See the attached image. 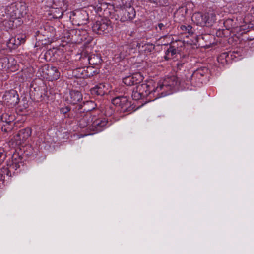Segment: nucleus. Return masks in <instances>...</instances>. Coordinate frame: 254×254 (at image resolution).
Masks as SVG:
<instances>
[{
    "instance_id": "nucleus-15",
    "label": "nucleus",
    "mask_w": 254,
    "mask_h": 254,
    "mask_svg": "<svg viewBox=\"0 0 254 254\" xmlns=\"http://www.w3.org/2000/svg\"><path fill=\"white\" fill-rule=\"evenodd\" d=\"M238 53L235 51L224 52L221 53L217 57L218 62L223 65L229 64L233 61L238 60Z\"/></svg>"
},
{
    "instance_id": "nucleus-10",
    "label": "nucleus",
    "mask_w": 254,
    "mask_h": 254,
    "mask_svg": "<svg viewBox=\"0 0 254 254\" xmlns=\"http://www.w3.org/2000/svg\"><path fill=\"white\" fill-rule=\"evenodd\" d=\"M74 113H76V117L78 114H87L91 111H95L96 113L100 112V110L97 109V104L94 101L89 100L83 102L81 104H77L73 109Z\"/></svg>"
},
{
    "instance_id": "nucleus-2",
    "label": "nucleus",
    "mask_w": 254,
    "mask_h": 254,
    "mask_svg": "<svg viewBox=\"0 0 254 254\" xmlns=\"http://www.w3.org/2000/svg\"><path fill=\"white\" fill-rule=\"evenodd\" d=\"M113 110L107 107L105 113L101 111L96 114H92L91 124L89 126V134H94L101 132L106 128L108 125L109 118L113 113Z\"/></svg>"
},
{
    "instance_id": "nucleus-42",
    "label": "nucleus",
    "mask_w": 254,
    "mask_h": 254,
    "mask_svg": "<svg viewBox=\"0 0 254 254\" xmlns=\"http://www.w3.org/2000/svg\"><path fill=\"white\" fill-rule=\"evenodd\" d=\"M41 94L39 95V97H37V101H42V100H44L45 97L47 96V95L45 94V88L41 89Z\"/></svg>"
},
{
    "instance_id": "nucleus-11",
    "label": "nucleus",
    "mask_w": 254,
    "mask_h": 254,
    "mask_svg": "<svg viewBox=\"0 0 254 254\" xmlns=\"http://www.w3.org/2000/svg\"><path fill=\"white\" fill-rule=\"evenodd\" d=\"M112 103L116 106L120 107L123 112H131L134 110V106L127 96H117L112 99Z\"/></svg>"
},
{
    "instance_id": "nucleus-7",
    "label": "nucleus",
    "mask_w": 254,
    "mask_h": 254,
    "mask_svg": "<svg viewBox=\"0 0 254 254\" xmlns=\"http://www.w3.org/2000/svg\"><path fill=\"white\" fill-rule=\"evenodd\" d=\"M192 20L200 26H210L216 20V15L213 11L209 10L206 12H195L192 17Z\"/></svg>"
},
{
    "instance_id": "nucleus-34",
    "label": "nucleus",
    "mask_w": 254,
    "mask_h": 254,
    "mask_svg": "<svg viewBox=\"0 0 254 254\" xmlns=\"http://www.w3.org/2000/svg\"><path fill=\"white\" fill-rule=\"evenodd\" d=\"M18 133L22 137L23 140L27 141L31 135L32 130L29 127H26L20 130Z\"/></svg>"
},
{
    "instance_id": "nucleus-44",
    "label": "nucleus",
    "mask_w": 254,
    "mask_h": 254,
    "mask_svg": "<svg viewBox=\"0 0 254 254\" xmlns=\"http://www.w3.org/2000/svg\"><path fill=\"white\" fill-rule=\"evenodd\" d=\"M134 34H135L134 32H133V31H131V32H130V35L131 36L133 37V36H134Z\"/></svg>"
},
{
    "instance_id": "nucleus-33",
    "label": "nucleus",
    "mask_w": 254,
    "mask_h": 254,
    "mask_svg": "<svg viewBox=\"0 0 254 254\" xmlns=\"http://www.w3.org/2000/svg\"><path fill=\"white\" fill-rule=\"evenodd\" d=\"M60 112L64 115L65 118L74 117V115L71 112V108L69 106H65L60 108Z\"/></svg>"
},
{
    "instance_id": "nucleus-39",
    "label": "nucleus",
    "mask_w": 254,
    "mask_h": 254,
    "mask_svg": "<svg viewBox=\"0 0 254 254\" xmlns=\"http://www.w3.org/2000/svg\"><path fill=\"white\" fill-rule=\"evenodd\" d=\"M64 39H66L65 40H62V43L60 44V46H61L63 47H66L68 45V44L72 42V38L71 37V34L70 33L67 31L66 33H65V36L64 37Z\"/></svg>"
},
{
    "instance_id": "nucleus-20",
    "label": "nucleus",
    "mask_w": 254,
    "mask_h": 254,
    "mask_svg": "<svg viewBox=\"0 0 254 254\" xmlns=\"http://www.w3.org/2000/svg\"><path fill=\"white\" fill-rule=\"evenodd\" d=\"M143 78V76L141 73L136 72L123 78V82L127 86H132L140 83Z\"/></svg>"
},
{
    "instance_id": "nucleus-29",
    "label": "nucleus",
    "mask_w": 254,
    "mask_h": 254,
    "mask_svg": "<svg viewBox=\"0 0 254 254\" xmlns=\"http://www.w3.org/2000/svg\"><path fill=\"white\" fill-rule=\"evenodd\" d=\"M180 30L182 31V34H186V37L187 38L189 36H192L194 34V29L190 25H181L180 26Z\"/></svg>"
},
{
    "instance_id": "nucleus-31",
    "label": "nucleus",
    "mask_w": 254,
    "mask_h": 254,
    "mask_svg": "<svg viewBox=\"0 0 254 254\" xmlns=\"http://www.w3.org/2000/svg\"><path fill=\"white\" fill-rule=\"evenodd\" d=\"M100 69L93 66H86V78H91L99 73Z\"/></svg>"
},
{
    "instance_id": "nucleus-8",
    "label": "nucleus",
    "mask_w": 254,
    "mask_h": 254,
    "mask_svg": "<svg viewBox=\"0 0 254 254\" xmlns=\"http://www.w3.org/2000/svg\"><path fill=\"white\" fill-rule=\"evenodd\" d=\"M93 31L97 34H105L112 30L111 22L107 18H101L93 23L92 27Z\"/></svg>"
},
{
    "instance_id": "nucleus-14",
    "label": "nucleus",
    "mask_w": 254,
    "mask_h": 254,
    "mask_svg": "<svg viewBox=\"0 0 254 254\" xmlns=\"http://www.w3.org/2000/svg\"><path fill=\"white\" fill-rule=\"evenodd\" d=\"M114 8L113 5L103 0H99L98 3L94 6V9L96 12L99 15H103L104 17L111 16Z\"/></svg>"
},
{
    "instance_id": "nucleus-24",
    "label": "nucleus",
    "mask_w": 254,
    "mask_h": 254,
    "mask_svg": "<svg viewBox=\"0 0 254 254\" xmlns=\"http://www.w3.org/2000/svg\"><path fill=\"white\" fill-rule=\"evenodd\" d=\"M59 66L64 70H73L75 69L73 62L66 59L63 54L61 56L59 62Z\"/></svg>"
},
{
    "instance_id": "nucleus-12",
    "label": "nucleus",
    "mask_w": 254,
    "mask_h": 254,
    "mask_svg": "<svg viewBox=\"0 0 254 254\" xmlns=\"http://www.w3.org/2000/svg\"><path fill=\"white\" fill-rule=\"evenodd\" d=\"M15 120V115L11 113H4L0 115V120L2 123L1 130L4 132H9L12 130L14 129Z\"/></svg>"
},
{
    "instance_id": "nucleus-1",
    "label": "nucleus",
    "mask_w": 254,
    "mask_h": 254,
    "mask_svg": "<svg viewBox=\"0 0 254 254\" xmlns=\"http://www.w3.org/2000/svg\"><path fill=\"white\" fill-rule=\"evenodd\" d=\"M153 85L156 93L158 94V98L171 94L173 90H188L184 75L180 77L175 76L167 77L157 83L153 82Z\"/></svg>"
},
{
    "instance_id": "nucleus-22",
    "label": "nucleus",
    "mask_w": 254,
    "mask_h": 254,
    "mask_svg": "<svg viewBox=\"0 0 254 254\" xmlns=\"http://www.w3.org/2000/svg\"><path fill=\"white\" fill-rule=\"evenodd\" d=\"M140 44L137 41H134L129 45H126L122 47V50H121L120 58L123 59L127 55H130L133 50H135L138 48L139 50L140 49Z\"/></svg>"
},
{
    "instance_id": "nucleus-23",
    "label": "nucleus",
    "mask_w": 254,
    "mask_h": 254,
    "mask_svg": "<svg viewBox=\"0 0 254 254\" xmlns=\"http://www.w3.org/2000/svg\"><path fill=\"white\" fill-rule=\"evenodd\" d=\"M26 36L24 35H17L10 38L7 43V46L11 49H16L19 45L25 42Z\"/></svg>"
},
{
    "instance_id": "nucleus-28",
    "label": "nucleus",
    "mask_w": 254,
    "mask_h": 254,
    "mask_svg": "<svg viewBox=\"0 0 254 254\" xmlns=\"http://www.w3.org/2000/svg\"><path fill=\"white\" fill-rule=\"evenodd\" d=\"M174 42L171 43L169 48L166 50L165 52V55L164 58L166 60H169L171 59H173L175 57V55L178 53V50L172 44Z\"/></svg>"
},
{
    "instance_id": "nucleus-25",
    "label": "nucleus",
    "mask_w": 254,
    "mask_h": 254,
    "mask_svg": "<svg viewBox=\"0 0 254 254\" xmlns=\"http://www.w3.org/2000/svg\"><path fill=\"white\" fill-rule=\"evenodd\" d=\"M83 96L81 92L77 90H72L69 92L67 101L72 104H76L82 100Z\"/></svg>"
},
{
    "instance_id": "nucleus-38",
    "label": "nucleus",
    "mask_w": 254,
    "mask_h": 254,
    "mask_svg": "<svg viewBox=\"0 0 254 254\" xmlns=\"http://www.w3.org/2000/svg\"><path fill=\"white\" fill-rule=\"evenodd\" d=\"M12 140L13 143H15L17 146L23 145L26 141L25 140L22 139V137L18 133L14 136Z\"/></svg>"
},
{
    "instance_id": "nucleus-19",
    "label": "nucleus",
    "mask_w": 254,
    "mask_h": 254,
    "mask_svg": "<svg viewBox=\"0 0 254 254\" xmlns=\"http://www.w3.org/2000/svg\"><path fill=\"white\" fill-rule=\"evenodd\" d=\"M125 8L120 10V14L122 15L121 20L126 21L133 19L136 15L134 8L130 4H126Z\"/></svg>"
},
{
    "instance_id": "nucleus-5",
    "label": "nucleus",
    "mask_w": 254,
    "mask_h": 254,
    "mask_svg": "<svg viewBox=\"0 0 254 254\" xmlns=\"http://www.w3.org/2000/svg\"><path fill=\"white\" fill-rule=\"evenodd\" d=\"M27 12V7L24 2H15L6 6L5 13L7 17L9 18L10 22H12L9 28L14 26L15 20L21 19L26 15Z\"/></svg>"
},
{
    "instance_id": "nucleus-16",
    "label": "nucleus",
    "mask_w": 254,
    "mask_h": 254,
    "mask_svg": "<svg viewBox=\"0 0 254 254\" xmlns=\"http://www.w3.org/2000/svg\"><path fill=\"white\" fill-rule=\"evenodd\" d=\"M2 99L9 106L16 105L19 100L17 91L13 89L6 91L3 96Z\"/></svg>"
},
{
    "instance_id": "nucleus-40",
    "label": "nucleus",
    "mask_w": 254,
    "mask_h": 254,
    "mask_svg": "<svg viewBox=\"0 0 254 254\" xmlns=\"http://www.w3.org/2000/svg\"><path fill=\"white\" fill-rule=\"evenodd\" d=\"M48 28V26H44L43 28H42L41 26L40 27L39 29L38 30H37L36 32H35V37H38L40 35H41L42 36H48V35H47V29Z\"/></svg>"
},
{
    "instance_id": "nucleus-17",
    "label": "nucleus",
    "mask_w": 254,
    "mask_h": 254,
    "mask_svg": "<svg viewBox=\"0 0 254 254\" xmlns=\"http://www.w3.org/2000/svg\"><path fill=\"white\" fill-rule=\"evenodd\" d=\"M74 118L78 121V126L79 127L84 128H87L89 131L88 127L91 124L92 115H89L88 114H78V117H76V113H74Z\"/></svg>"
},
{
    "instance_id": "nucleus-27",
    "label": "nucleus",
    "mask_w": 254,
    "mask_h": 254,
    "mask_svg": "<svg viewBox=\"0 0 254 254\" xmlns=\"http://www.w3.org/2000/svg\"><path fill=\"white\" fill-rule=\"evenodd\" d=\"M89 64L92 65H98L101 63V57L99 54L94 53L90 54L87 57Z\"/></svg>"
},
{
    "instance_id": "nucleus-26",
    "label": "nucleus",
    "mask_w": 254,
    "mask_h": 254,
    "mask_svg": "<svg viewBox=\"0 0 254 254\" xmlns=\"http://www.w3.org/2000/svg\"><path fill=\"white\" fill-rule=\"evenodd\" d=\"M168 26L167 24L159 23L155 26V29L157 35L160 36V38H166L168 36Z\"/></svg>"
},
{
    "instance_id": "nucleus-32",
    "label": "nucleus",
    "mask_w": 254,
    "mask_h": 254,
    "mask_svg": "<svg viewBox=\"0 0 254 254\" xmlns=\"http://www.w3.org/2000/svg\"><path fill=\"white\" fill-rule=\"evenodd\" d=\"M73 73L77 78H86V66L75 68L73 71Z\"/></svg>"
},
{
    "instance_id": "nucleus-9",
    "label": "nucleus",
    "mask_w": 254,
    "mask_h": 254,
    "mask_svg": "<svg viewBox=\"0 0 254 254\" xmlns=\"http://www.w3.org/2000/svg\"><path fill=\"white\" fill-rule=\"evenodd\" d=\"M69 18L73 25L80 26L87 23L89 17L86 11L81 9L71 12Z\"/></svg>"
},
{
    "instance_id": "nucleus-6",
    "label": "nucleus",
    "mask_w": 254,
    "mask_h": 254,
    "mask_svg": "<svg viewBox=\"0 0 254 254\" xmlns=\"http://www.w3.org/2000/svg\"><path fill=\"white\" fill-rule=\"evenodd\" d=\"M208 69L206 67H201L197 68L192 73L187 71L184 74L186 85L188 89H191V86L200 87L203 83V78L208 72Z\"/></svg>"
},
{
    "instance_id": "nucleus-18",
    "label": "nucleus",
    "mask_w": 254,
    "mask_h": 254,
    "mask_svg": "<svg viewBox=\"0 0 254 254\" xmlns=\"http://www.w3.org/2000/svg\"><path fill=\"white\" fill-rule=\"evenodd\" d=\"M109 89V84L103 82L98 83L94 87L91 88L90 92L92 96H102L110 91Z\"/></svg>"
},
{
    "instance_id": "nucleus-30",
    "label": "nucleus",
    "mask_w": 254,
    "mask_h": 254,
    "mask_svg": "<svg viewBox=\"0 0 254 254\" xmlns=\"http://www.w3.org/2000/svg\"><path fill=\"white\" fill-rule=\"evenodd\" d=\"M48 14L51 16L52 18L58 19L62 18L63 12L61 8L52 7Z\"/></svg>"
},
{
    "instance_id": "nucleus-37",
    "label": "nucleus",
    "mask_w": 254,
    "mask_h": 254,
    "mask_svg": "<svg viewBox=\"0 0 254 254\" xmlns=\"http://www.w3.org/2000/svg\"><path fill=\"white\" fill-rule=\"evenodd\" d=\"M151 3L154 4L156 7H164L169 5L168 0H148Z\"/></svg>"
},
{
    "instance_id": "nucleus-21",
    "label": "nucleus",
    "mask_w": 254,
    "mask_h": 254,
    "mask_svg": "<svg viewBox=\"0 0 254 254\" xmlns=\"http://www.w3.org/2000/svg\"><path fill=\"white\" fill-rule=\"evenodd\" d=\"M63 50L60 49H49L47 50L45 54L44 57L46 61H51V62H55L56 61L57 62H59L61 56L63 55Z\"/></svg>"
},
{
    "instance_id": "nucleus-41",
    "label": "nucleus",
    "mask_w": 254,
    "mask_h": 254,
    "mask_svg": "<svg viewBox=\"0 0 254 254\" xmlns=\"http://www.w3.org/2000/svg\"><path fill=\"white\" fill-rule=\"evenodd\" d=\"M6 154L3 148H0V165L4 161Z\"/></svg>"
},
{
    "instance_id": "nucleus-36",
    "label": "nucleus",
    "mask_w": 254,
    "mask_h": 254,
    "mask_svg": "<svg viewBox=\"0 0 254 254\" xmlns=\"http://www.w3.org/2000/svg\"><path fill=\"white\" fill-rule=\"evenodd\" d=\"M224 27L227 30L235 29L237 27L236 22L232 19L228 18L223 22Z\"/></svg>"
},
{
    "instance_id": "nucleus-43",
    "label": "nucleus",
    "mask_w": 254,
    "mask_h": 254,
    "mask_svg": "<svg viewBox=\"0 0 254 254\" xmlns=\"http://www.w3.org/2000/svg\"><path fill=\"white\" fill-rule=\"evenodd\" d=\"M126 4H130L129 2H127V0H122V4L120 5L121 10L122 9H125V7Z\"/></svg>"
},
{
    "instance_id": "nucleus-35",
    "label": "nucleus",
    "mask_w": 254,
    "mask_h": 254,
    "mask_svg": "<svg viewBox=\"0 0 254 254\" xmlns=\"http://www.w3.org/2000/svg\"><path fill=\"white\" fill-rule=\"evenodd\" d=\"M155 49V45L150 43H147L140 47V51H143L145 54H147L153 51Z\"/></svg>"
},
{
    "instance_id": "nucleus-3",
    "label": "nucleus",
    "mask_w": 254,
    "mask_h": 254,
    "mask_svg": "<svg viewBox=\"0 0 254 254\" xmlns=\"http://www.w3.org/2000/svg\"><path fill=\"white\" fill-rule=\"evenodd\" d=\"M21 165H23L22 157L18 153H14L11 157V160L6 161V166L0 169V187L5 179H9L18 172Z\"/></svg>"
},
{
    "instance_id": "nucleus-4",
    "label": "nucleus",
    "mask_w": 254,
    "mask_h": 254,
    "mask_svg": "<svg viewBox=\"0 0 254 254\" xmlns=\"http://www.w3.org/2000/svg\"><path fill=\"white\" fill-rule=\"evenodd\" d=\"M155 89L152 81L138 85L132 90V99L138 100L146 98L147 101H151L158 99V94L156 93Z\"/></svg>"
},
{
    "instance_id": "nucleus-13",
    "label": "nucleus",
    "mask_w": 254,
    "mask_h": 254,
    "mask_svg": "<svg viewBox=\"0 0 254 254\" xmlns=\"http://www.w3.org/2000/svg\"><path fill=\"white\" fill-rule=\"evenodd\" d=\"M40 70L42 72V76L49 81L56 80L60 77V72L56 66L46 65Z\"/></svg>"
}]
</instances>
